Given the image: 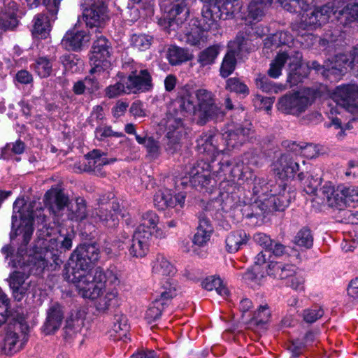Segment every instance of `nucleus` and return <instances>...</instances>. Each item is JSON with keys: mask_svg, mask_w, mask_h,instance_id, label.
I'll return each instance as SVG.
<instances>
[{"mask_svg": "<svg viewBox=\"0 0 358 358\" xmlns=\"http://www.w3.org/2000/svg\"><path fill=\"white\" fill-rule=\"evenodd\" d=\"M178 103L180 110L169 108L163 120L166 131V150L172 152L179 148L181 138L186 134L183 122L186 114H197L199 122L201 124L223 116L221 108L215 103V95L203 88L196 91L182 89Z\"/></svg>", "mask_w": 358, "mask_h": 358, "instance_id": "f257e3e1", "label": "nucleus"}, {"mask_svg": "<svg viewBox=\"0 0 358 358\" xmlns=\"http://www.w3.org/2000/svg\"><path fill=\"white\" fill-rule=\"evenodd\" d=\"M301 59L302 54L299 51L292 48L285 50V64L288 66L287 82L290 86L302 82L310 69L331 81H336L341 78L348 67L352 69L358 64V45L350 55H336L332 59H328L323 65L317 61H312L306 66H302Z\"/></svg>", "mask_w": 358, "mask_h": 358, "instance_id": "f03ea898", "label": "nucleus"}, {"mask_svg": "<svg viewBox=\"0 0 358 358\" xmlns=\"http://www.w3.org/2000/svg\"><path fill=\"white\" fill-rule=\"evenodd\" d=\"M273 171L275 176L282 180L280 182H264L270 187L264 195H257L259 203L257 202L253 207L257 206L263 213L272 211H282L287 208L290 201L294 197V192L286 189L285 179L294 178L299 171V165L291 153L282 154L273 164Z\"/></svg>", "mask_w": 358, "mask_h": 358, "instance_id": "7ed1b4c3", "label": "nucleus"}, {"mask_svg": "<svg viewBox=\"0 0 358 358\" xmlns=\"http://www.w3.org/2000/svg\"><path fill=\"white\" fill-rule=\"evenodd\" d=\"M43 211V209L38 201L26 204L24 199H17L14 202L10 238L13 240L15 237H19L18 240H21L17 250L20 256H23L27 252V245L34 231V221L36 220L38 223H41L43 228L46 227V217Z\"/></svg>", "mask_w": 358, "mask_h": 358, "instance_id": "20e7f679", "label": "nucleus"}, {"mask_svg": "<svg viewBox=\"0 0 358 358\" xmlns=\"http://www.w3.org/2000/svg\"><path fill=\"white\" fill-rule=\"evenodd\" d=\"M257 164V159L252 153H245L242 159H236L232 162L221 159L217 164H214L212 171L220 180H235L251 182L252 192L256 196L264 195L271 186L266 185L264 180L257 178L253 173L250 165Z\"/></svg>", "mask_w": 358, "mask_h": 358, "instance_id": "39448f33", "label": "nucleus"}, {"mask_svg": "<svg viewBox=\"0 0 358 358\" xmlns=\"http://www.w3.org/2000/svg\"><path fill=\"white\" fill-rule=\"evenodd\" d=\"M73 236L71 233L66 235L59 233L52 237L47 231V237L38 240L27 261L41 270L49 264L59 266L63 262L62 254L72 248Z\"/></svg>", "mask_w": 358, "mask_h": 358, "instance_id": "423d86ee", "label": "nucleus"}, {"mask_svg": "<svg viewBox=\"0 0 358 358\" xmlns=\"http://www.w3.org/2000/svg\"><path fill=\"white\" fill-rule=\"evenodd\" d=\"M252 131L250 123L228 129L222 134H214L210 131L197 139V148L200 153L217 157L224 154V146L228 150L238 148L248 141Z\"/></svg>", "mask_w": 358, "mask_h": 358, "instance_id": "0eeeda50", "label": "nucleus"}, {"mask_svg": "<svg viewBox=\"0 0 358 358\" xmlns=\"http://www.w3.org/2000/svg\"><path fill=\"white\" fill-rule=\"evenodd\" d=\"M99 250L94 244L80 245L71 254L64 273H86L92 270V265L99 259ZM80 276V275H78Z\"/></svg>", "mask_w": 358, "mask_h": 358, "instance_id": "6e6552de", "label": "nucleus"}, {"mask_svg": "<svg viewBox=\"0 0 358 358\" xmlns=\"http://www.w3.org/2000/svg\"><path fill=\"white\" fill-rule=\"evenodd\" d=\"M28 325L21 318L10 323L2 335L0 350L3 355L12 356L20 351L27 342Z\"/></svg>", "mask_w": 358, "mask_h": 358, "instance_id": "1a4fd4ad", "label": "nucleus"}, {"mask_svg": "<svg viewBox=\"0 0 358 358\" xmlns=\"http://www.w3.org/2000/svg\"><path fill=\"white\" fill-rule=\"evenodd\" d=\"M78 275L75 273H64L65 279L76 285L79 294L83 298L98 299L106 288V285L96 279L95 271H87L86 273L80 274V276H78Z\"/></svg>", "mask_w": 358, "mask_h": 358, "instance_id": "9d476101", "label": "nucleus"}, {"mask_svg": "<svg viewBox=\"0 0 358 358\" xmlns=\"http://www.w3.org/2000/svg\"><path fill=\"white\" fill-rule=\"evenodd\" d=\"M203 3L201 10L203 19L206 22L207 28L215 24L221 19L231 17L235 9L234 3L237 0H201Z\"/></svg>", "mask_w": 358, "mask_h": 358, "instance_id": "9b49d317", "label": "nucleus"}, {"mask_svg": "<svg viewBox=\"0 0 358 358\" xmlns=\"http://www.w3.org/2000/svg\"><path fill=\"white\" fill-rule=\"evenodd\" d=\"M62 0H43L46 11L36 15L32 20L31 33L35 38H46L51 30V24L57 19Z\"/></svg>", "mask_w": 358, "mask_h": 358, "instance_id": "f8f14e48", "label": "nucleus"}, {"mask_svg": "<svg viewBox=\"0 0 358 358\" xmlns=\"http://www.w3.org/2000/svg\"><path fill=\"white\" fill-rule=\"evenodd\" d=\"M205 160L198 161L187 171L185 178L188 179L190 184L196 188H208V186L213 187L212 178L210 177V172L214 168V162L217 157L208 155L206 153Z\"/></svg>", "mask_w": 358, "mask_h": 358, "instance_id": "ddd939ff", "label": "nucleus"}, {"mask_svg": "<svg viewBox=\"0 0 358 358\" xmlns=\"http://www.w3.org/2000/svg\"><path fill=\"white\" fill-rule=\"evenodd\" d=\"M189 15L185 0H176L165 10L159 24L168 31L176 30Z\"/></svg>", "mask_w": 358, "mask_h": 358, "instance_id": "4468645a", "label": "nucleus"}, {"mask_svg": "<svg viewBox=\"0 0 358 358\" xmlns=\"http://www.w3.org/2000/svg\"><path fill=\"white\" fill-rule=\"evenodd\" d=\"M310 103L305 92H296L282 96L278 100V108L285 114L298 116L304 113Z\"/></svg>", "mask_w": 358, "mask_h": 358, "instance_id": "2eb2a0df", "label": "nucleus"}, {"mask_svg": "<svg viewBox=\"0 0 358 358\" xmlns=\"http://www.w3.org/2000/svg\"><path fill=\"white\" fill-rule=\"evenodd\" d=\"M92 46V52L90 57L92 68L91 74L101 73L108 66L110 57L109 45L107 39L102 35H96Z\"/></svg>", "mask_w": 358, "mask_h": 358, "instance_id": "dca6fc26", "label": "nucleus"}, {"mask_svg": "<svg viewBox=\"0 0 358 358\" xmlns=\"http://www.w3.org/2000/svg\"><path fill=\"white\" fill-rule=\"evenodd\" d=\"M336 103L351 113H358V86L347 85L337 87L334 92Z\"/></svg>", "mask_w": 358, "mask_h": 358, "instance_id": "f3484780", "label": "nucleus"}, {"mask_svg": "<svg viewBox=\"0 0 358 358\" xmlns=\"http://www.w3.org/2000/svg\"><path fill=\"white\" fill-rule=\"evenodd\" d=\"M121 214L120 206L118 203L113 201L108 204H103L92 212V217L95 218V222H101L108 227H115L119 221V215Z\"/></svg>", "mask_w": 358, "mask_h": 358, "instance_id": "a211bd4d", "label": "nucleus"}, {"mask_svg": "<svg viewBox=\"0 0 358 358\" xmlns=\"http://www.w3.org/2000/svg\"><path fill=\"white\" fill-rule=\"evenodd\" d=\"M231 41L228 44V51L225 55L220 67V76L227 78L230 76L235 69L236 57H242L247 52V46L237 43Z\"/></svg>", "mask_w": 358, "mask_h": 358, "instance_id": "6ab92c4d", "label": "nucleus"}, {"mask_svg": "<svg viewBox=\"0 0 358 358\" xmlns=\"http://www.w3.org/2000/svg\"><path fill=\"white\" fill-rule=\"evenodd\" d=\"M358 201V189L352 187H338L331 197H329L328 205L341 212L351 203Z\"/></svg>", "mask_w": 358, "mask_h": 358, "instance_id": "aec40b11", "label": "nucleus"}, {"mask_svg": "<svg viewBox=\"0 0 358 358\" xmlns=\"http://www.w3.org/2000/svg\"><path fill=\"white\" fill-rule=\"evenodd\" d=\"M186 195L184 192H179L173 195L170 189L159 190L154 196L155 206L159 210L166 208H173L179 211L185 206Z\"/></svg>", "mask_w": 358, "mask_h": 358, "instance_id": "412c9836", "label": "nucleus"}, {"mask_svg": "<svg viewBox=\"0 0 358 358\" xmlns=\"http://www.w3.org/2000/svg\"><path fill=\"white\" fill-rule=\"evenodd\" d=\"M190 30L187 31L183 36V40L192 46H199L203 44L208 39V31L217 28V22L207 28L206 22L201 17V22L194 21L190 25Z\"/></svg>", "mask_w": 358, "mask_h": 358, "instance_id": "4be33fe9", "label": "nucleus"}, {"mask_svg": "<svg viewBox=\"0 0 358 358\" xmlns=\"http://www.w3.org/2000/svg\"><path fill=\"white\" fill-rule=\"evenodd\" d=\"M129 93L149 91L152 87V78L147 69L132 71L126 80Z\"/></svg>", "mask_w": 358, "mask_h": 358, "instance_id": "5701e85b", "label": "nucleus"}, {"mask_svg": "<svg viewBox=\"0 0 358 358\" xmlns=\"http://www.w3.org/2000/svg\"><path fill=\"white\" fill-rule=\"evenodd\" d=\"M64 318L62 306L58 303L50 304L46 311L45 321L42 327L45 334L48 335L57 331L62 326Z\"/></svg>", "mask_w": 358, "mask_h": 358, "instance_id": "b1692460", "label": "nucleus"}, {"mask_svg": "<svg viewBox=\"0 0 358 358\" xmlns=\"http://www.w3.org/2000/svg\"><path fill=\"white\" fill-rule=\"evenodd\" d=\"M268 29L266 27L262 24H251L245 27L244 30L239 31L236 37L234 40L235 42L247 46V52H249L255 48V45L252 43L254 38L262 37L266 34Z\"/></svg>", "mask_w": 358, "mask_h": 358, "instance_id": "393cba45", "label": "nucleus"}, {"mask_svg": "<svg viewBox=\"0 0 358 358\" xmlns=\"http://www.w3.org/2000/svg\"><path fill=\"white\" fill-rule=\"evenodd\" d=\"M150 239L149 234H143L135 231L132 238L129 239L127 243V248L129 255L135 258L144 257L149 251Z\"/></svg>", "mask_w": 358, "mask_h": 358, "instance_id": "a878e982", "label": "nucleus"}, {"mask_svg": "<svg viewBox=\"0 0 358 358\" xmlns=\"http://www.w3.org/2000/svg\"><path fill=\"white\" fill-rule=\"evenodd\" d=\"M78 24L69 30L63 37L61 45L67 50L76 51L80 50L90 41V35L78 28Z\"/></svg>", "mask_w": 358, "mask_h": 358, "instance_id": "bb28decb", "label": "nucleus"}, {"mask_svg": "<svg viewBox=\"0 0 358 358\" xmlns=\"http://www.w3.org/2000/svg\"><path fill=\"white\" fill-rule=\"evenodd\" d=\"M106 17V6L102 3H90V8H86L83 13V20L90 28L100 27Z\"/></svg>", "mask_w": 358, "mask_h": 358, "instance_id": "cd10ccee", "label": "nucleus"}, {"mask_svg": "<svg viewBox=\"0 0 358 358\" xmlns=\"http://www.w3.org/2000/svg\"><path fill=\"white\" fill-rule=\"evenodd\" d=\"M159 217L152 210L144 213L141 216V223L135 231H140L143 234H149V237L153 236L157 238H164L165 236L157 227Z\"/></svg>", "mask_w": 358, "mask_h": 358, "instance_id": "c85d7f7f", "label": "nucleus"}, {"mask_svg": "<svg viewBox=\"0 0 358 358\" xmlns=\"http://www.w3.org/2000/svg\"><path fill=\"white\" fill-rule=\"evenodd\" d=\"M17 4L10 1L0 12V36L3 31H12L18 25L16 14Z\"/></svg>", "mask_w": 358, "mask_h": 358, "instance_id": "c756f323", "label": "nucleus"}, {"mask_svg": "<svg viewBox=\"0 0 358 358\" xmlns=\"http://www.w3.org/2000/svg\"><path fill=\"white\" fill-rule=\"evenodd\" d=\"M250 239V235L243 229L231 231L225 237V250L229 253H236L246 246Z\"/></svg>", "mask_w": 358, "mask_h": 358, "instance_id": "7c9ffc66", "label": "nucleus"}, {"mask_svg": "<svg viewBox=\"0 0 358 358\" xmlns=\"http://www.w3.org/2000/svg\"><path fill=\"white\" fill-rule=\"evenodd\" d=\"M180 287L176 280L169 278L162 282L156 299L169 306L171 300L178 295Z\"/></svg>", "mask_w": 358, "mask_h": 358, "instance_id": "2f4dec72", "label": "nucleus"}, {"mask_svg": "<svg viewBox=\"0 0 358 358\" xmlns=\"http://www.w3.org/2000/svg\"><path fill=\"white\" fill-rule=\"evenodd\" d=\"M213 228L210 220L204 215L199 217V225L196 229L192 242L199 247L204 246L210 240Z\"/></svg>", "mask_w": 358, "mask_h": 358, "instance_id": "473e14b6", "label": "nucleus"}, {"mask_svg": "<svg viewBox=\"0 0 358 358\" xmlns=\"http://www.w3.org/2000/svg\"><path fill=\"white\" fill-rule=\"evenodd\" d=\"M85 157L87 159V164H85L84 170L95 173L100 172L103 166L115 161V159H108L104 152L96 149L87 153Z\"/></svg>", "mask_w": 358, "mask_h": 358, "instance_id": "72a5a7b5", "label": "nucleus"}, {"mask_svg": "<svg viewBox=\"0 0 358 358\" xmlns=\"http://www.w3.org/2000/svg\"><path fill=\"white\" fill-rule=\"evenodd\" d=\"M94 271L96 273V279L99 282H102L106 285V288H108V285H113L115 288V286L118 285L120 282V271L115 266H110L106 271L97 267Z\"/></svg>", "mask_w": 358, "mask_h": 358, "instance_id": "f704fd0d", "label": "nucleus"}, {"mask_svg": "<svg viewBox=\"0 0 358 358\" xmlns=\"http://www.w3.org/2000/svg\"><path fill=\"white\" fill-rule=\"evenodd\" d=\"M45 199L47 203H51V199L53 203L50 205V210L55 216L59 217L62 215V211L65 210L69 203V199L62 192H53L48 191L45 194Z\"/></svg>", "mask_w": 358, "mask_h": 358, "instance_id": "c9c22d12", "label": "nucleus"}, {"mask_svg": "<svg viewBox=\"0 0 358 358\" xmlns=\"http://www.w3.org/2000/svg\"><path fill=\"white\" fill-rule=\"evenodd\" d=\"M117 291L116 288H105L98 297L96 308L100 312H105L110 307H113L117 302Z\"/></svg>", "mask_w": 358, "mask_h": 358, "instance_id": "e433bc0d", "label": "nucleus"}, {"mask_svg": "<svg viewBox=\"0 0 358 358\" xmlns=\"http://www.w3.org/2000/svg\"><path fill=\"white\" fill-rule=\"evenodd\" d=\"M85 201L83 199L78 198L74 203H71V207L67 209V218L73 221H82L87 217L93 219L95 222V218L92 217V213L88 214L86 208Z\"/></svg>", "mask_w": 358, "mask_h": 358, "instance_id": "4c0bfd02", "label": "nucleus"}, {"mask_svg": "<svg viewBox=\"0 0 358 358\" xmlns=\"http://www.w3.org/2000/svg\"><path fill=\"white\" fill-rule=\"evenodd\" d=\"M152 272L159 275L171 277L176 273V269L163 255H157L152 262Z\"/></svg>", "mask_w": 358, "mask_h": 358, "instance_id": "58836bf2", "label": "nucleus"}, {"mask_svg": "<svg viewBox=\"0 0 358 358\" xmlns=\"http://www.w3.org/2000/svg\"><path fill=\"white\" fill-rule=\"evenodd\" d=\"M282 146L292 152L296 154L301 152L308 158L315 157L318 152L317 146L313 143L297 144L295 142L286 141L282 142Z\"/></svg>", "mask_w": 358, "mask_h": 358, "instance_id": "ea45409f", "label": "nucleus"}, {"mask_svg": "<svg viewBox=\"0 0 358 358\" xmlns=\"http://www.w3.org/2000/svg\"><path fill=\"white\" fill-rule=\"evenodd\" d=\"M9 285L15 299L21 301L27 292L23 275L20 272H14L10 277Z\"/></svg>", "mask_w": 358, "mask_h": 358, "instance_id": "a19ab883", "label": "nucleus"}, {"mask_svg": "<svg viewBox=\"0 0 358 358\" xmlns=\"http://www.w3.org/2000/svg\"><path fill=\"white\" fill-rule=\"evenodd\" d=\"M129 328L127 317L122 314H117L114 316L110 336H114L115 339L124 340L127 338Z\"/></svg>", "mask_w": 358, "mask_h": 358, "instance_id": "79ce46f5", "label": "nucleus"}, {"mask_svg": "<svg viewBox=\"0 0 358 358\" xmlns=\"http://www.w3.org/2000/svg\"><path fill=\"white\" fill-rule=\"evenodd\" d=\"M55 58H48L47 57H40L35 60L31 66L33 69L41 78H48L52 74V62Z\"/></svg>", "mask_w": 358, "mask_h": 358, "instance_id": "37998d69", "label": "nucleus"}, {"mask_svg": "<svg viewBox=\"0 0 358 358\" xmlns=\"http://www.w3.org/2000/svg\"><path fill=\"white\" fill-rule=\"evenodd\" d=\"M268 8L259 0H252L248 6L246 19L249 21H260Z\"/></svg>", "mask_w": 358, "mask_h": 358, "instance_id": "c03bdc74", "label": "nucleus"}, {"mask_svg": "<svg viewBox=\"0 0 358 358\" xmlns=\"http://www.w3.org/2000/svg\"><path fill=\"white\" fill-rule=\"evenodd\" d=\"M202 287L208 291L215 289L218 294L227 296L229 294L228 289L223 285L222 280L215 275L206 278L202 282Z\"/></svg>", "mask_w": 358, "mask_h": 358, "instance_id": "a18cd8bd", "label": "nucleus"}, {"mask_svg": "<svg viewBox=\"0 0 358 358\" xmlns=\"http://www.w3.org/2000/svg\"><path fill=\"white\" fill-rule=\"evenodd\" d=\"M271 317V310L267 304L259 306V308L253 313L249 320V324L252 326H262L267 323Z\"/></svg>", "mask_w": 358, "mask_h": 358, "instance_id": "49530a36", "label": "nucleus"}, {"mask_svg": "<svg viewBox=\"0 0 358 358\" xmlns=\"http://www.w3.org/2000/svg\"><path fill=\"white\" fill-rule=\"evenodd\" d=\"M313 235L310 229L303 227L300 229L294 238V243L299 247L310 249L313 245Z\"/></svg>", "mask_w": 358, "mask_h": 358, "instance_id": "de8ad7c7", "label": "nucleus"}, {"mask_svg": "<svg viewBox=\"0 0 358 358\" xmlns=\"http://www.w3.org/2000/svg\"><path fill=\"white\" fill-rule=\"evenodd\" d=\"M257 87L266 93H278L284 90L282 85H277L265 75L259 74L255 80Z\"/></svg>", "mask_w": 358, "mask_h": 358, "instance_id": "09e8293b", "label": "nucleus"}, {"mask_svg": "<svg viewBox=\"0 0 358 358\" xmlns=\"http://www.w3.org/2000/svg\"><path fill=\"white\" fill-rule=\"evenodd\" d=\"M167 59L172 65H178L188 60L189 54L183 48L172 46L168 50Z\"/></svg>", "mask_w": 358, "mask_h": 358, "instance_id": "8fccbe9b", "label": "nucleus"}, {"mask_svg": "<svg viewBox=\"0 0 358 358\" xmlns=\"http://www.w3.org/2000/svg\"><path fill=\"white\" fill-rule=\"evenodd\" d=\"M220 53L219 46L214 45L201 51L199 55L198 62L204 66L214 63Z\"/></svg>", "mask_w": 358, "mask_h": 358, "instance_id": "3c124183", "label": "nucleus"}, {"mask_svg": "<svg viewBox=\"0 0 358 358\" xmlns=\"http://www.w3.org/2000/svg\"><path fill=\"white\" fill-rule=\"evenodd\" d=\"M164 304L155 299L145 313V319L148 323L157 321L161 316L162 311L166 308Z\"/></svg>", "mask_w": 358, "mask_h": 358, "instance_id": "603ef678", "label": "nucleus"}, {"mask_svg": "<svg viewBox=\"0 0 358 358\" xmlns=\"http://www.w3.org/2000/svg\"><path fill=\"white\" fill-rule=\"evenodd\" d=\"M136 141L143 145L148 152L152 157H157L159 152V143L155 141L152 137H143L140 135H136Z\"/></svg>", "mask_w": 358, "mask_h": 358, "instance_id": "864d4df0", "label": "nucleus"}, {"mask_svg": "<svg viewBox=\"0 0 358 358\" xmlns=\"http://www.w3.org/2000/svg\"><path fill=\"white\" fill-rule=\"evenodd\" d=\"M94 136L99 141H102L106 138L124 136L123 133L114 131L110 126L101 124L98 126L94 130Z\"/></svg>", "mask_w": 358, "mask_h": 358, "instance_id": "5fc2aeb1", "label": "nucleus"}, {"mask_svg": "<svg viewBox=\"0 0 358 358\" xmlns=\"http://www.w3.org/2000/svg\"><path fill=\"white\" fill-rule=\"evenodd\" d=\"M81 322L78 318H69L66 321L64 328V336L65 339H71L80 331Z\"/></svg>", "mask_w": 358, "mask_h": 358, "instance_id": "6e6d98bb", "label": "nucleus"}, {"mask_svg": "<svg viewBox=\"0 0 358 358\" xmlns=\"http://www.w3.org/2000/svg\"><path fill=\"white\" fill-rule=\"evenodd\" d=\"M324 314L322 307L315 306L303 310L301 316L305 322L312 324L321 318Z\"/></svg>", "mask_w": 358, "mask_h": 358, "instance_id": "4d7b16f0", "label": "nucleus"}, {"mask_svg": "<svg viewBox=\"0 0 358 358\" xmlns=\"http://www.w3.org/2000/svg\"><path fill=\"white\" fill-rule=\"evenodd\" d=\"M89 85H91L92 90L98 88V82L94 77L91 78L90 76H87L84 80L76 82L73 85V90L76 94H83Z\"/></svg>", "mask_w": 358, "mask_h": 358, "instance_id": "13d9d810", "label": "nucleus"}, {"mask_svg": "<svg viewBox=\"0 0 358 358\" xmlns=\"http://www.w3.org/2000/svg\"><path fill=\"white\" fill-rule=\"evenodd\" d=\"M131 41L135 48L140 50H145L150 48L152 37L146 34H134Z\"/></svg>", "mask_w": 358, "mask_h": 358, "instance_id": "bf43d9fd", "label": "nucleus"}, {"mask_svg": "<svg viewBox=\"0 0 358 358\" xmlns=\"http://www.w3.org/2000/svg\"><path fill=\"white\" fill-rule=\"evenodd\" d=\"M226 88L231 92L247 95L249 94L248 87L238 78H231L227 80Z\"/></svg>", "mask_w": 358, "mask_h": 358, "instance_id": "052dcab7", "label": "nucleus"}, {"mask_svg": "<svg viewBox=\"0 0 358 358\" xmlns=\"http://www.w3.org/2000/svg\"><path fill=\"white\" fill-rule=\"evenodd\" d=\"M106 95L108 98H115L122 94H130L129 89H127V85L120 82H117L114 85H110L106 88Z\"/></svg>", "mask_w": 358, "mask_h": 358, "instance_id": "680f3d73", "label": "nucleus"}, {"mask_svg": "<svg viewBox=\"0 0 358 358\" xmlns=\"http://www.w3.org/2000/svg\"><path fill=\"white\" fill-rule=\"evenodd\" d=\"M24 150V143L18 140L15 143H8L2 150V157L3 159L7 158V155L10 152L15 155H20Z\"/></svg>", "mask_w": 358, "mask_h": 358, "instance_id": "e2e57ef3", "label": "nucleus"}, {"mask_svg": "<svg viewBox=\"0 0 358 358\" xmlns=\"http://www.w3.org/2000/svg\"><path fill=\"white\" fill-rule=\"evenodd\" d=\"M213 207L217 208V210H222L225 213H227L233 207L231 198L229 195L224 196V194L213 201Z\"/></svg>", "mask_w": 358, "mask_h": 358, "instance_id": "0e129e2a", "label": "nucleus"}, {"mask_svg": "<svg viewBox=\"0 0 358 358\" xmlns=\"http://www.w3.org/2000/svg\"><path fill=\"white\" fill-rule=\"evenodd\" d=\"M278 3L283 7V8L289 13H297L299 8L306 10L304 6H302V0H282L278 1Z\"/></svg>", "mask_w": 358, "mask_h": 358, "instance_id": "69168bd1", "label": "nucleus"}, {"mask_svg": "<svg viewBox=\"0 0 358 358\" xmlns=\"http://www.w3.org/2000/svg\"><path fill=\"white\" fill-rule=\"evenodd\" d=\"M60 62L66 70L76 71L79 59L73 54H66L60 57Z\"/></svg>", "mask_w": 358, "mask_h": 358, "instance_id": "338daca9", "label": "nucleus"}, {"mask_svg": "<svg viewBox=\"0 0 358 358\" xmlns=\"http://www.w3.org/2000/svg\"><path fill=\"white\" fill-rule=\"evenodd\" d=\"M9 300L0 289V327L6 322Z\"/></svg>", "mask_w": 358, "mask_h": 358, "instance_id": "774afa93", "label": "nucleus"}]
</instances>
